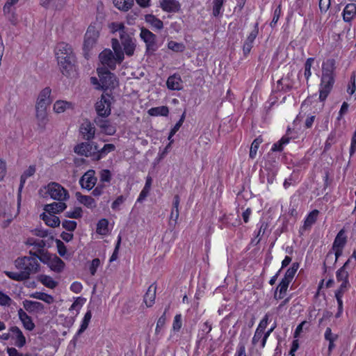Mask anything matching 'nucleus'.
Wrapping results in <instances>:
<instances>
[{
  "instance_id": "nucleus-1",
  "label": "nucleus",
  "mask_w": 356,
  "mask_h": 356,
  "mask_svg": "<svg viewBox=\"0 0 356 356\" xmlns=\"http://www.w3.org/2000/svg\"><path fill=\"white\" fill-rule=\"evenodd\" d=\"M15 266L19 272L6 271V275L15 281L28 280L31 274L37 273L40 270V264L35 257H23L15 261Z\"/></svg>"
},
{
  "instance_id": "nucleus-2",
  "label": "nucleus",
  "mask_w": 356,
  "mask_h": 356,
  "mask_svg": "<svg viewBox=\"0 0 356 356\" xmlns=\"http://www.w3.org/2000/svg\"><path fill=\"white\" fill-rule=\"evenodd\" d=\"M56 56L62 74L66 76L73 72L75 56L71 46L65 42L58 43L56 48Z\"/></svg>"
},
{
  "instance_id": "nucleus-3",
  "label": "nucleus",
  "mask_w": 356,
  "mask_h": 356,
  "mask_svg": "<svg viewBox=\"0 0 356 356\" xmlns=\"http://www.w3.org/2000/svg\"><path fill=\"white\" fill-rule=\"evenodd\" d=\"M335 60L328 59L322 66V76L320 84L319 99L323 102L330 92L334 83Z\"/></svg>"
},
{
  "instance_id": "nucleus-4",
  "label": "nucleus",
  "mask_w": 356,
  "mask_h": 356,
  "mask_svg": "<svg viewBox=\"0 0 356 356\" xmlns=\"http://www.w3.org/2000/svg\"><path fill=\"white\" fill-rule=\"evenodd\" d=\"M101 88L106 90L109 88H114L117 86L116 77L106 67L97 69Z\"/></svg>"
},
{
  "instance_id": "nucleus-5",
  "label": "nucleus",
  "mask_w": 356,
  "mask_h": 356,
  "mask_svg": "<svg viewBox=\"0 0 356 356\" xmlns=\"http://www.w3.org/2000/svg\"><path fill=\"white\" fill-rule=\"evenodd\" d=\"M97 150H98V145L94 142H83L74 147L75 153L86 157H92V160L96 157Z\"/></svg>"
},
{
  "instance_id": "nucleus-6",
  "label": "nucleus",
  "mask_w": 356,
  "mask_h": 356,
  "mask_svg": "<svg viewBox=\"0 0 356 356\" xmlns=\"http://www.w3.org/2000/svg\"><path fill=\"white\" fill-rule=\"evenodd\" d=\"M140 38L146 44V52L147 54H153L158 49L156 43V36L149 30L142 28L140 33Z\"/></svg>"
},
{
  "instance_id": "nucleus-7",
  "label": "nucleus",
  "mask_w": 356,
  "mask_h": 356,
  "mask_svg": "<svg viewBox=\"0 0 356 356\" xmlns=\"http://www.w3.org/2000/svg\"><path fill=\"white\" fill-rule=\"evenodd\" d=\"M47 188L51 197L54 200L65 201L70 197L67 191L58 183L51 182L48 184Z\"/></svg>"
},
{
  "instance_id": "nucleus-8",
  "label": "nucleus",
  "mask_w": 356,
  "mask_h": 356,
  "mask_svg": "<svg viewBox=\"0 0 356 356\" xmlns=\"http://www.w3.org/2000/svg\"><path fill=\"white\" fill-rule=\"evenodd\" d=\"M111 96L103 94L101 99L95 104V110L99 118H106L111 114Z\"/></svg>"
},
{
  "instance_id": "nucleus-9",
  "label": "nucleus",
  "mask_w": 356,
  "mask_h": 356,
  "mask_svg": "<svg viewBox=\"0 0 356 356\" xmlns=\"http://www.w3.org/2000/svg\"><path fill=\"white\" fill-rule=\"evenodd\" d=\"M99 38V32L93 26H90L85 34V40L83 43V50L85 56L86 57L88 51H89L96 44Z\"/></svg>"
},
{
  "instance_id": "nucleus-10",
  "label": "nucleus",
  "mask_w": 356,
  "mask_h": 356,
  "mask_svg": "<svg viewBox=\"0 0 356 356\" xmlns=\"http://www.w3.org/2000/svg\"><path fill=\"white\" fill-rule=\"evenodd\" d=\"M95 127L88 119L83 120L79 127V134L86 140H90L95 137Z\"/></svg>"
},
{
  "instance_id": "nucleus-11",
  "label": "nucleus",
  "mask_w": 356,
  "mask_h": 356,
  "mask_svg": "<svg viewBox=\"0 0 356 356\" xmlns=\"http://www.w3.org/2000/svg\"><path fill=\"white\" fill-rule=\"evenodd\" d=\"M99 58L102 65L107 66L111 70H114L116 67V56L113 54L111 49H106L99 55Z\"/></svg>"
},
{
  "instance_id": "nucleus-12",
  "label": "nucleus",
  "mask_w": 356,
  "mask_h": 356,
  "mask_svg": "<svg viewBox=\"0 0 356 356\" xmlns=\"http://www.w3.org/2000/svg\"><path fill=\"white\" fill-rule=\"evenodd\" d=\"M51 90L49 87L44 88L39 94L38 100L35 104V108L38 109H47L51 104V99H50Z\"/></svg>"
},
{
  "instance_id": "nucleus-13",
  "label": "nucleus",
  "mask_w": 356,
  "mask_h": 356,
  "mask_svg": "<svg viewBox=\"0 0 356 356\" xmlns=\"http://www.w3.org/2000/svg\"><path fill=\"white\" fill-rule=\"evenodd\" d=\"M95 174V170H89L81 177L79 184L83 188L90 191L95 186L97 182Z\"/></svg>"
},
{
  "instance_id": "nucleus-14",
  "label": "nucleus",
  "mask_w": 356,
  "mask_h": 356,
  "mask_svg": "<svg viewBox=\"0 0 356 356\" xmlns=\"http://www.w3.org/2000/svg\"><path fill=\"white\" fill-rule=\"evenodd\" d=\"M350 286L349 282H342L339 288L335 292V298L338 303V312L336 314V317L339 318L343 311V301L342 297L344 293L348 289Z\"/></svg>"
},
{
  "instance_id": "nucleus-15",
  "label": "nucleus",
  "mask_w": 356,
  "mask_h": 356,
  "mask_svg": "<svg viewBox=\"0 0 356 356\" xmlns=\"http://www.w3.org/2000/svg\"><path fill=\"white\" fill-rule=\"evenodd\" d=\"M121 43L124 47L125 54L131 56L134 54L136 45L133 41L132 38L128 33H121L120 35Z\"/></svg>"
},
{
  "instance_id": "nucleus-16",
  "label": "nucleus",
  "mask_w": 356,
  "mask_h": 356,
  "mask_svg": "<svg viewBox=\"0 0 356 356\" xmlns=\"http://www.w3.org/2000/svg\"><path fill=\"white\" fill-rule=\"evenodd\" d=\"M35 112L38 130H39L40 132H43L45 130L46 125L49 122L47 109L35 108Z\"/></svg>"
},
{
  "instance_id": "nucleus-17",
  "label": "nucleus",
  "mask_w": 356,
  "mask_h": 356,
  "mask_svg": "<svg viewBox=\"0 0 356 356\" xmlns=\"http://www.w3.org/2000/svg\"><path fill=\"white\" fill-rule=\"evenodd\" d=\"M258 23L255 24L254 29L251 31L243 46V51L245 56L248 55L252 48L253 42L258 35Z\"/></svg>"
},
{
  "instance_id": "nucleus-18",
  "label": "nucleus",
  "mask_w": 356,
  "mask_h": 356,
  "mask_svg": "<svg viewBox=\"0 0 356 356\" xmlns=\"http://www.w3.org/2000/svg\"><path fill=\"white\" fill-rule=\"evenodd\" d=\"M95 122L107 135L112 136L116 131L115 127L112 126L108 120L103 119V118H95Z\"/></svg>"
},
{
  "instance_id": "nucleus-19",
  "label": "nucleus",
  "mask_w": 356,
  "mask_h": 356,
  "mask_svg": "<svg viewBox=\"0 0 356 356\" xmlns=\"http://www.w3.org/2000/svg\"><path fill=\"white\" fill-rule=\"evenodd\" d=\"M160 6L167 13H177L180 10L181 5L177 0H161Z\"/></svg>"
},
{
  "instance_id": "nucleus-20",
  "label": "nucleus",
  "mask_w": 356,
  "mask_h": 356,
  "mask_svg": "<svg viewBox=\"0 0 356 356\" xmlns=\"http://www.w3.org/2000/svg\"><path fill=\"white\" fill-rule=\"evenodd\" d=\"M181 83L182 80L181 76L177 74H174L168 78L166 85L170 90H180L182 89Z\"/></svg>"
},
{
  "instance_id": "nucleus-21",
  "label": "nucleus",
  "mask_w": 356,
  "mask_h": 356,
  "mask_svg": "<svg viewBox=\"0 0 356 356\" xmlns=\"http://www.w3.org/2000/svg\"><path fill=\"white\" fill-rule=\"evenodd\" d=\"M23 306L24 308L30 313L40 312L44 308V305L41 302L28 300L23 301Z\"/></svg>"
},
{
  "instance_id": "nucleus-22",
  "label": "nucleus",
  "mask_w": 356,
  "mask_h": 356,
  "mask_svg": "<svg viewBox=\"0 0 356 356\" xmlns=\"http://www.w3.org/2000/svg\"><path fill=\"white\" fill-rule=\"evenodd\" d=\"M18 316L25 329L29 331L34 329L35 324L31 318L22 309L18 310Z\"/></svg>"
},
{
  "instance_id": "nucleus-23",
  "label": "nucleus",
  "mask_w": 356,
  "mask_h": 356,
  "mask_svg": "<svg viewBox=\"0 0 356 356\" xmlns=\"http://www.w3.org/2000/svg\"><path fill=\"white\" fill-rule=\"evenodd\" d=\"M156 287L154 284H152L149 286L147 292L145 293L143 301L145 303L147 307H150L154 303L155 298H156Z\"/></svg>"
},
{
  "instance_id": "nucleus-24",
  "label": "nucleus",
  "mask_w": 356,
  "mask_h": 356,
  "mask_svg": "<svg viewBox=\"0 0 356 356\" xmlns=\"http://www.w3.org/2000/svg\"><path fill=\"white\" fill-rule=\"evenodd\" d=\"M67 207V205L63 201H59L58 202H53L51 204H47L44 207V210L48 213H57L62 212Z\"/></svg>"
},
{
  "instance_id": "nucleus-25",
  "label": "nucleus",
  "mask_w": 356,
  "mask_h": 356,
  "mask_svg": "<svg viewBox=\"0 0 356 356\" xmlns=\"http://www.w3.org/2000/svg\"><path fill=\"white\" fill-rule=\"evenodd\" d=\"M356 15V4L354 3H348L346 6L343 12V20L346 22H350Z\"/></svg>"
},
{
  "instance_id": "nucleus-26",
  "label": "nucleus",
  "mask_w": 356,
  "mask_h": 356,
  "mask_svg": "<svg viewBox=\"0 0 356 356\" xmlns=\"http://www.w3.org/2000/svg\"><path fill=\"white\" fill-rule=\"evenodd\" d=\"M75 195L77 200L88 208L93 209L97 207L95 200L91 196L83 195L80 192H76Z\"/></svg>"
},
{
  "instance_id": "nucleus-27",
  "label": "nucleus",
  "mask_w": 356,
  "mask_h": 356,
  "mask_svg": "<svg viewBox=\"0 0 356 356\" xmlns=\"http://www.w3.org/2000/svg\"><path fill=\"white\" fill-rule=\"evenodd\" d=\"M74 104L70 102L58 100L54 104V111L56 113H61L67 109H73Z\"/></svg>"
},
{
  "instance_id": "nucleus-28",
  "label": "nucleus",
  "mask_w": 356,
  "mask_h": 356,
  "mask_svg": "<svg viewBox=\"0 0 356 356\" xmlns=\"http://www.w3.org/2000/svg\"><path fill=\"white\" fill-rule=\"evenodd\" d=\"M41 217L45 224L51 227H58L60 223L59 218L52 214V213H48V214L44 213L41 215Z\"/></svg>"
},
{
  "instance_id": "nucleus-29",
  "label": "nucleus",
  "mask_w": 356,
  "mask_h": 356,
  "mask_svg": "<svg viewBox=\"0 0 356 356\" xmlns=\"http://www.w3.org/2000/svg\"><path fill=\"white\" fill-rule=\"evenodd\" d=\"M10 331L16 337L15 346L22 348L26 343V339L21 330L17 327H11Z\"/></svg>"
},
{
  "instance_id": "nucleus-30",
  "label": "nucleus",
  "mask_w": 356,
  "mask_h": 356,
  "mask_svg": "<svg viewBox=\"0 0 356 356\" xmlns=\"http://www.w3.org/2000/svg\"><path fill=\"white\" fill-rule=\"evenodd\" d=\"M290 282L291 281L285 278H282L280 284L277 287L276 292L275 293V298L282 299L284 298Z\"/></svg>"
},
{
  "instance_id": "nucleus-31",
  "label": "nucleus",
  "mask_w": 356,
  "mask_h": 356,
  "mask_svg": "<svg viewBox=\"0 0 356 356\" xmlns=\"http://www.w3.org/2000/svg\"><path fill=\"white\" fill-rule=\"evenodd\" d=\"M115 149V146L113 144H106L104 146L97 150L96 157L94 158V161H99L101 159L106 156L108 153L113 152Z\"/></svg>"
},
{
  "instance_id": "nucleus-32",
  "label": "nucleus",
  "mask_w": 356,
  "mask_h": 356,
  "mask_svg": "<svg viewBox=\"0 0 356 356\" xmlns=\"http://www.w3.org/2000/svg\"><path fill=\"white\" fill-rule=\"evenodd\" d=\"M351 263L350 259H348L343 266L341 267L337 271V280L338 282H348V273L346 270V268L348 266V265Z\"/></svg>"
},
{
  "instance_id": "nucleus-33",
  "label": "nucleus",
  "mask_w": 356,
  "mask_h": 356,
  "mask_svg": "<svg viewBox=\"0 0 356 356\" xmlns=\"http://www.w3.org/2000/svg\"><path fill=\"white\" fill-rule=\"evenodd\" d=\"M264 168L267 171V182L271 184L274 182L277 174V165L275 163H270L268 166L266 165Z\"/></svg>"
},
{
  "instance_id": "nucleus-34",
  "label": "nucleus",
  "mask_w": 356,
  "mask_h": 356,
  "mask_svg": "<svg viewBox=\"0 0 356 356\" xmlns=\"http://www.w3.org/2000/svg\"><path fill=\"white\" fill-rule=\"evenodd\" d=\"M49 266L52 270L57 272V273H60L63 270V268L65 267V263L58 257L54 256L50 260Z\"/></svg>"
},
{
  "instance_id": "nucleus-35",
  "label": "nucleus",
  "mask_w": 356,
  "mask_h": 356,
  "mask_svg": "<svg viewBox=\"0 0 356 356\" xmlns=\"http://www.w3.org/2000/svg\"><path fill=\"white\" fill-rule=\"evenodd\" d=\"M112 48L114 51L116 59L118 63H121L124 60V52L122 50L119 41L117 39H112Z\"/></svg>"
},
{
  "instance_id": "nucleus-36",
  "label": "nucleus",
  "mask_w": 356,
  "mask_h": 356,
  "mask_svg": "<svg viewBox=\"0 0 356 356\" xmlns=\"http://www.w3.org/2000/svg\"><path fill=\"white\" fill-rule=\"evenodd\" d=\"M145 19L147 23L151 24L153 27L158 30H161L163 27V22L153 15H146Z\"/></svg>"
},
{
  "instance_id": "nucleus-37",
  "label": "nucleus",
  "mask_w": 356,
  "mask_h": 356,
  "mask_svg": "<svg viewBox=\"0 0 356 356\" xmlns=\"http://www.w3.org/2000/svg\"><path fill=\"white\" fill-rule=\"evenodd\" d=\"M35 172V165H30L27 170H26L24 173L21 175L20 177V184L19 187V192L20 193L24 185L26 182V180L28 177L33 176Z\"/></svg>"
},
{
  "instance_id": "nucleus-38",
  "label": "nucleus",
  "mask_w": 356,
  "mask_h": 356,
  "mask_svg": "<svg viewBox=\"0 0 356 356\" xmlns=\"http://www.w3.org/2000/svg\"><path fill=\"white\" fill-rule=\"evenodd\" d=\"M113 4L118 9L127 11L134 5V0H113Z\"/></svg>"
},
{
  "instance_id": "nucleus-39",
  "label": "nucleus",
  "mask_w": 356,
  "mask_h": 356,
  "mask_svg": "<svg viewBox=\"0 0 356 356\" xmlns=\"http://www.w3.org/2000/svg\"><path fill=\"white\" fill-rule=\"evenodd\" d=\"M168 113L169 109L165 106L153 107L148 111V114L151 116H167Z\"/></svg>"
},
{
  "instance_id": "nucleus-40",
  "label": "nucleus",
  "mask_w": 356,
  "mask_h": 356,
  "mask_svg": "<svg viewBox=\"0 0 356 356\" xmlns=\"http://www.w3.org/2000/svg\"><path fill=\"white\" fill-rule=\"evenodd\" d=\"M91 318H92V313H91V311L89 310L86 313V314L83 317V319L82 321L81 327H80L79 330H78V332H76V334L75 335L74 339H76L78 336H80L87 329Z\"/></svg>"
},
{
  "instance_id": "nucleus-41",
  "label": "nucleus",
  "mask_w": 356,
  "mask_h": 356,
  "mask_svg": "<svg viewBox=\"0 0 356 356\" xmlns=\"http://www.w3.org/2000/svg\"><path fill=\"white\" fill-rule=\"evenodd\" d=\"M152 178L150 177H147L145 182V185L140 192L139 197H138L137 202H142L146 197L148 195L151 185H152Z\"/></svg>"
},
{
  "instance_id": "nucleus-42",
  "label": "nucleus",
  "mask_w": 356,
  "mask_h": 356,
  "mask_svg": "<svg viewBox=\"0 0 356 356\" xmlns=\"http://www.w3.org/2000/svg\"><path fill=\"white\" fill-rule=\"evenodd\" d=\"M346 243V237L344 236V230L341 229L337 234L334 241L333 243V248H343Z\"/></svg>"
},
{
  "instance_id": "nucleus-43",
  "label": "nucleus",
  "mask_w": 356,
  "mask_h": 356,
  "mask_svg": "<svg viewBox=\"0 0 356 356\" xmlns=\"http://www.w3.org/2000/svg\"><path fill=\"white\" fill-rule=\"evenodd\" d=\"M318 213L319 211L316 209L313 210L312 212L309 213V214L305 220L304 228L305 229L310 227L316 221Z\"/></svg>"
},
{
  "instance_id": "nucleus-44",
  "label": "nucleus",
  "mask_w": 356,
  "mask_h": 356,
  "mask_svg": "<svg viewBox=\"0 0 356 356\" xmlns=\"http://www.w3.org/2000/svg\"><path fill=\"white\" fill-rule=\"evenodd\" d=\"M31 297L42 300L48 304H51L54 302L52 296L42 292H35L31 294Z\"/></svg>"
},
{
  "instance_id": "nucleus-45",
  "label": "nucleus",
  "mask_w": 356,
  "mask_h": 356,
  "mask_svg": "<svg viewBox=\"0 0 356 356\" xmlns=\"http://www.w3.org/2000/svg\"><path fill=\"white\" fill-rule=\"evenodd\" d=\"M108 222L106 219H101L97 225V232L99 234L105 235L108 232Z\"/></svg>"
},
{
  "instance_id": "nucleus-46",
  "label": "nucleus",
  "mask_w": 356,
  "mask_h": 356,
  "mask_svg": "<svg viewBox=\"0 0 356 356\" xmlns=\"http://www.w3.org/2000/svg\"><path fill=\"white\" fill-rule=\"evenodd\" d=\"M40 280L44 286L51 289L55 288L57 285V283L47 275H42Z\"/></svg>"
},
{
  "instance_id": "nucleus-47",
  "label": "nucleus",
  "mask_w": 356,
  "mask_h": 356,
  "mask_svg": "<svg viewBox=\"0 0 356 356\" xmlns=\"http://www.w3.org/2000/svg\"><path fill=\"white\" fill-rule=\"evenodd\" d=\"M66 0H44L42 2L43 6L52 4L56 9H61L65 4Z\"/></svg>"
},
{
  "instance_id": "nucleus-48",
  "label": "nucleus",
  "mask_w": 356,
  "mask_h": 356,
  "mask_svg": "<svg viewBox=\"0 0 356 356\" xmlns=\"http://www.w3.org/2000/svg\"><path fill=\"white\" fill-rule=\"evenodd\" d=\"M314 61V58H309L307 59L305 63V73L304 75L307 80L309 79V77L312 75L311 72V67L312 66V64Z\"/></svg>"
},
{
  "instance_id": "nucleus-49",
  "label": "nucleus",
  "mask_w": 356,
  "mask_h": 356,
  "mask_svg": "<svg viewBox=\"0 0 356 356\" xmlns=\"http://www.w3.org/2000/svg\"><path fill=\"white\" fill-rule=\"evenodd\" d=\"M168 47L170 49L175 52H181L184 50V45L182 43H179L175 41H170Z\"/></svg>"
},
{
  "instance_id": "nucleus-50",
  "label": "nucleus",
  "mask_w": 356,
  "mask_h": 356,
  "mask_svg": "<svg viewBox=\"0 0 356 356\" xmlns=\"http://www.w3.org/2000/svg\"><path fill=\"white\" fill-rule=\"evenodd\" d=\"M100 181L109 183L111 180V172L109 170L104 169L100 171Z\"/></svg>"
},
{
  "instance_id": "nucleus-51",
  "label": "nucleus",
  "mask_w": 356,
  "mask_h": 356,
  "mask_svg": "<svg viewBox=\"0 0 356 356\" xmlns=\"http://www.w3.org/2000/svg\"><path fill=\"white\" fill-rule=\"evenodd\" d=\"M179 209H172L170 216V222H169V225L170 227H175V225L177 224V219L179 218Z\"/></svg>"
},
{
  "instance_id": "nucleus-52",
  "label": "nucleus",
  "mask_w": 356,
  "mask_h": 356,
  "mask_svg": "<svg viewBox=\"0 0 356 356\" xmlns=\"http://www.w3.org/2000/svg\"><path fill=\"white\" fill-rule=\"evenodd\" d=\"M65 216L70 218H80L82 216V210L80 207H76L72 211L66 212Z\"/></svg>"
},
{
  "instance_id": "nucleus-53",
  "label": "nucleus",
  "mask_w": 356,
  "mask_h": 356,
  "mask_svg": "<svg viewBox=\"0 0 356 356\" xmlns=\"http://www.w3.org/2000/svg\"><path fill=\"white\" fill-rule=\"evenodd\" d=\"M224 0H214L213 1V15L215 17H217L220 13V10L222 7Z\"/></svg>"
},
{
  "instance_id": "nucleus-54",
  "label": "nucleus",
  "mask_w": 356,
  "mask_h": 356,
  "mask_svg": "<svg viewBox=\"0 0 356 356\" xmlns=\"http://www.w3.org/2000/svg\"><path fill=\"white\" fill-rule=\"evenodd\" d=\"M76 222L73 220H64L62 222V226L67 231L73 232L76 228Z\"/></svg>"
},
{
  "instance_id": "nucleus-55",
  "label": "nucleus",
  "mask_w": 356,
  "mask_h": 356,
  "mask_svg": "<svg viewBox=\"0 0 356 356\" xmlns=\"http://www.w3.org/2000/svg\"><path fill=\"white\" fill-rule=\"evenodd\" d=\"M182 326V322H181V314H177L175 316L173 323H172V330L175 332H178L180 330L181 327Z\"/></svg>"
},
{
  "instance_id": "nucleus-56",
  "label": "nucleus",
  "mask_w": 356,
  "mask_h": 356,
  "mask_svg": "<svg viewBox=\"0 0 356 356\" xmlns=\"http://www.w3.org/2000/svg\"><path fill=\"white\" fill-rule=\"evenodd\" d=\"M13 300L6 294L0 291V305L10 306Z\"/></svg>"
},
{
  "instance_id": "nucleus-57",
  "label": "nucleus",
  "mask_w": 356,
  "mask_h": 356,
  "mask_svg": "<svg viewBox=\"0 0 356 356\" xmlns=\"http://www.w3.org/2000/svg\"><path fill=\"white\" fill-rule=\"evenodd\" d=\"M15 10H9L8 13H3L8 20L13 25L17 24L18 22Z\"/></svg>"
},
{
  "instance_id": "nucleus-58",
  "label": "nucleus",
  "mask_w": 356,
  "mask_h": 356,
  "mask_svg": "<svg viewBox=\"0 0 356 356\" xmlns=\"http://www.w3.org/2000/svg\"><path fill=\"white\" fill-rule=\"evenodd\" d=\"M126 197L123 195L118 196L116 200L112 203L111 208L113 210L118 211L121 204L124 203Z\"/></svg>"
},
{
  "instance_id": "nucleus-59",
  "label": "nucleus",
  "mask_w": 356,
  "mask_h": 356,
  "mask_svg": "<svg viewBox=\"0 0 356 356\" xmlns=\"http://www.w3.org/2000/svg\"><path fill=\"white\" fill-rule=\"evenodd\" d=\"M19 1V0H8L3 8V13H8L9 10H15V5Z\"/></svg>"
},
{
  "instance_id": "nucleus-60",
  "label": "nucleus",
  "mask_w": 356,
  "mask_h": 356,
  "mask_svg": "<svg viewBox=\"0 0 356 356\" xmlns=\"http://www.w3.org/2000/svg\"><path fill=\"white\" fill-rule=\"evenodd\" d=\"M56 246H57V248H58V254L61 257L65 256L66 252H67V248H66V246L65 245V244L63 243V242H62L59 239H56Z\"/></svg>"
},
{
  "instance_id": "nucleus-61",
  "label": "nucleus",
  "mask_w": 356,
  "mask_h": 356,
  "mask_svg": "<svg viewBox=\"0 0 356 356\" xmlns=\"http://www.w3.org/2000/svg\"><path fill=\"white\" fill-rule=\"evenodd\" d=\"M100 265V260L98 258H95L92 260L90 266V272L92 275H94L96 273L97 268Z\"/></svg>"
},
{
  "instance_id": "nucleus-62",
  "label": "nucleus",
  "mask_w": 356,
  "mask_h": 356,
  "mask_svg": "<svg viewBox=\"0 0 356 356\" xmlns=\"http://www.w3.org/2000/svg\"><path fill=\"white\" fill-rule=\"evenodd\" d=\"M38 259H40L43 263H48V264L50 262V260L52 259L51 255L48 253L47 251L44 250L43 252L40 253L38 257Z\"/></svg>"
},
{
  "instance_id": "nucleus-63",
  "label": "nucleus",
  "mask_w": 356,
  "mask_h": 356,
  "mask_svg": "<svg viewBox=\"0 0 356 356\" xmlns=\"http://www.w3.org/2000/svg\"><path fill=\"white\" fill-rule=\"evenodd\" d=\"M330 6V0H320L319 8L321 13H326Z\"/></svg>"
},
{
  "instance_id": "nucleus-64",
  "label": "nucleus",
  "mask_w": 356,
  "mask_h": 356,
  "mask_svg": "<svg viewBox=\"0 0 356 356\" xmlns=\"http://www.w3.org/2000/svg\"><path fill=\"white\" fill-rule=\"evenodd\" d=\"M356 152V130L351 139V145L350 148V156H352Z\"/></svg>"
}]
</instances>
